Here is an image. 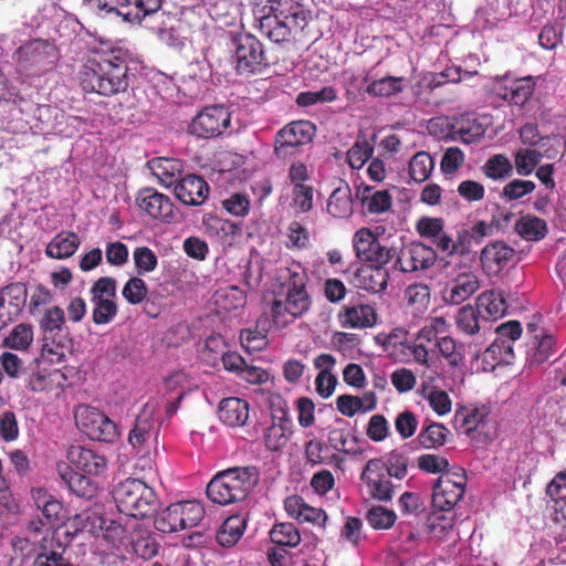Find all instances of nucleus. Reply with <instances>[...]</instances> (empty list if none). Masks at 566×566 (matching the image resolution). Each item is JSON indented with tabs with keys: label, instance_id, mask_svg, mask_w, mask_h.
<instances>
[{
	"label": "nucleus",
	"instance_id": "1a4fd4ad",
	"mask_svg": "<svg viewBox=\"0 0 566 566\" xmlns=\"http://www.w3.org/2000/svg\"><path fill=\"white\" fill-rule=\"evenodd\" d=\"M75 420L80 430L92 440L112 443L119 436L116 423L94 407L80 406Z\"/></svg>",
	"mask_w": 566,
	"mask_h": 566
},
{
	"label": "nucleus",
	"instance_id": "5701e85b",
	"mask_svg": "<svg viewBox=\"0 0 566 566\" xmlns=\"http://www.w3.org/2000/svg\"><path fill=\"white\" fill-rule=\"evenodd\" d=\"M155 408L146 403L138 413L135 424L129 432L128 441L134 448H139L153 437H156L159 424L154 420Z\"/></svg>",
	"mask_w": 566,
	"mask_h": 566
},
{
	"label": "nucleus",
	"instance_id": "473e14b6",
	"mask_svg": "<svg viewBox=\"0 0 566 566\" xmlns=\"http://www.w3.org/2000/svg\"><path fill=\"white\" fill-rule=\"evenodd\" d=\"M292 434V421L287 417L286 411H282L279 422H274L268 427L264 432V443L271 451L281 450L290 440Z\"/></svg>",
	"mask_w": 566,
	"mask_h": 566
},
{
	"label": "nucleus",
	"instance_id": "864d4df0",
	"mask_svg": "<svg viewBox=\"0 0 566 566\" xmlns=\"http://www.w3.org/2000/svg\"><path fill=\"white\" fill-rule=\"evenodd\" d=\"M179 504L174 503L156 515L154 525L161 533H175L182 530L180 525Z\"/></svg>",
	"mask_w": 566,
	"mask_h": 566
},
{
	"label": "nucleus",
	"instance_id": "0eeeda50",
	"mask_svg": "<svg viewBox=\"0 0 566 566\" xmlns=\"http://www.w3.org/2000/svg\"><path fill=\"white\" fill-rule=\"evenodd\" d=\"M316 127L308 120H295L275 135L274 155L282 160L296 157L315 135Z\"/></svg>",
	"mask_w": 566,
	"mask_h": 566
},
{
	"label": "nucleus",
	"instance_id": "f257e3e1",
	"mask_svg": "<svg viewBox=\"0 0 566 566\" xmlns=\"http://www.w3.org/2000/svg\"><path fill=\"white\" fill-rule=\"evenodd\" d=\"M253 27L271 42L295 44L312 20V11L301 0H259L252 7Z\"/></svg>",
	"mask_w": 566,
	"mask_h": 566
},
{
	"label": "nucleus",
	"instance_id": "774afa93",
	"mask_svg": "<svg viewBox=\"0 0 566 566\" xmlns=\"http://www.w3.org/2000/svg\"><path fill=\"white\" fill-rule=\"evenodd\" d=\"M147 285L140 277H130L124 285L122 294L132 305L140 304L147 296Z\"/></svg>",
	"mask_w": 566,
	"mask_h": 566
},
{
	"label": "nucleus",
	"instance_id": "bb28decb",
	"mask_svg": "<svg viewBox=\"0 0 566 566\" xmlns=\"http://www.w3.org/2000/svg\"><path fill=\"white\" fill-rule=\"evenodd\" d=\"M476 308L481 313L482 319L486 323L501 318L507 311L504 292L496 290L484 291L478 296Z\"/></svg>",
	"mask_w": 566,
	"mask_h": 566
},
{
	"label": "nucleus",
	"instance_id": "bf43d9fd",
	"mask_svg": "<svg viewBox=\"0 0 566 566\" xmlns=\"http://www.w3.org/2000/svg\"><path fill=\"white\" fill-rule=\"evenodd\" d=\"M396 513L392 510L377 505L367 511L366 520L375 530H388L396 522Z\"/></svg>",
	"mask_w": 566,
	"mask_h": 566
},
{
	"label": "nucleus",
	"instance_id": "412c9836",
	"mask_svg": "<svg viewBox=\"0 0 566 566\" xmlns=\"http://www.w3.org/2000/svg\"><path fill=\"white\" fill-rule=\"evenodd\" d=\"M513 255L512 247L503 241H494L482 249L480 261L488 275H496L509 264Z\"/></svg>",
	"mask_w": 566,
	"mask_h": 566
},
{
	"label": "nucleus",
	"instance_id": "f8f14e48",
	"mask_svg": "<svg viewBox=\"0 0 566 566\" xmlns=\"http://www.w3.org/2000/svg\"><path fill=\"white\" fill-rule=\"evenodd\" d=\"M384 472L382 459H370L360 473V481L365 484L367 494L373 500L389 503L395 495V485Z\"/></svg>",
	"mask_w": 566,
	"mask_h": 566
},
{
	"label": "nucleus",
	"instance_id": "f03ea898",
	"mask_svg": "<svg viewBox=\"0 0 566 566\" xmlns=\"http://www.w3.org/2000/svg\"><path fill=\"white\" fill-rule=\"evenodd\" d=\"M77 77L84 91L102 96L124 93L129 86L127 61L116 50L88 51L81 60Z\"/></svg>",
	"mask_w": 566,
	"mask_h": 566
},
{
	"label": "nucleus",
	"instance_id": "20e7f679",
	"mask_svg": "<svg viewBox=\"0 0 566 566\" xmlns=\"http://www.w3.org/2000/svg\"><path fill=\"white\" fill-rule=\"evenodd\" d=\"M12 57L20 74L41 77L57 66L61 52L54 40L36 38L23 42Z\"/></svg>",
	"mask_w": 566,
	"mask_h": 566
},
{
	"label": "nucleus",
	"instance_id": "6ab92c4d",
	"mask_svg": "<svg viewBox=\"0 0 566 566\" xmlns=\"http://www.w3.org/2000/svg\"><path fill=\"white\" fill-rule=\"evenodd\" d=\"M284 510L290 517L300 523L307 522L319 527H325L327 522V514L323 509L311 506L297 494L290 495L285 499Z\"/></svg>",
	"mask_w": 566,
	"mask_h": 566
},
{
	"label": "nucleus",
	"instance_id": "b1692460",
	"mask_svg": "<svg viewBox=\"0 0 566 566\" xmlns=\"http://www.w3.org/2000/svg\"><path fill=\"white\" fill-rule=\"evenodd\" d=\"M28 287L22 282H13L0 289V308H8V322L17 319L25 307Z\"/></svg>",
	"mask_w": 566,
	"mask_h": 566
},
{
	"label": "nucleus",
	"instance_id": "338daca9",
	"mask_svg": "<svg viewBox=\"0 0 566 566\" xmlns=\"http://www.w3.org/2000/svg\"><path fill=\"white\" fill-rule=\"evenodd\" d=\"M373 146L367 140H357L347 151V161L353 169H360L371 157Z\"/></svg>",
	"mask_w": 566,
	"mask_h": 566
},
{
	"label": "nucleus",
	"instance_id": "f704fd0d",
	"mask_svg": "<svg viewBox=\"0 0 566 566\" xmlns=\"http://www.w3.org/2000/svg\"><path fill=\"white\" fill-rule=\"evenodd\" d=\"M247 527L245 518L239 514L230 515L221 524L216 539L222 547L234 546L242 537Z\"/></svg>",
	"mask_w": 566,
	"mask_h": 566
},
{
	"label": "nucleus",
	"instance_id": "c9c22d12",
	"mask_svg": "<svg viewBox=\"0 0 566 566\" xmlns=\"http://www.w3.org/2000/svg\"><path fill=\"white\" fill-rule=\"evenodd\" d=\"M513 358V345L504 343L502 338H495L482 354V363L485 365L484 369L490 370H493L499 365L512 364Z\"/></svg>",
	"mask_w": 566,
	"mask_h": 566
},
{
	"label": "nucleus",
	"instance_id": "4d7b16f0",
	"mask_svg": "<svg viewBox=\"0 0 566 566\" xmlns=\"http://www.w3.org/2000/svg\"><path fill=\"white\" fill-rule=\"evenodd\" d=\"M282 286L286 287V292L306 291L307 274L300 264H293L286 268L281 275Z\"/></svg>",
	"mask_w": 566,
	"mask_h": 566
},
{
	"label": "nucleus",
	"instance_id": "c756f323",
	"mask_svg": "<svg viewBox=\"0 0 566 566\" xmlns=\"http://www.w3.org/2000/svg\"><path fill=\"white\" fill-rule=\"evenodd\" d=\"M149 169L165 187L176 185L181 178L182 163L175 158L158 157L148 161Z\"/></svg>",
	"mask_w": 566,
	"mask_h": 566
},
{
	"label": "nucleus",
	"instance_id": "cd10ccee",
	"mask_svg": "<svg viewBox=\"0 0 566 566\" xmlns=\"http://www.w3.org/2000/svg\"><path fill=\"white\" fill-rule=\"evenodd\" d=\"M356 280L360 289L379 293L387 287L389 272L386 265L367 264L357 270Z\"/></svg>",
	"mask_w": 566,
	"mask_h": 566
},
{
	"label": "nucleus",
	"instance_id": "8fccbe9b",
	"mask_svg": "<svg viewBox=\"0 0 566 566\" xmlns=\"http://www.w3.org/2000/svg\"><path fill=\"white\" fill-rule=\"evenodd\" d=\"M327 440L335 451L346 454H356L359 451L357 438L346 428H334L329 430Z\"/></svg>",
	"mask_w": 566,
	"mask_h": 566
},
{
	"label": "nucleus",
	"instance_id": "423d86ee",
	"mask_svg": "<svg viewBox=\"0 0 566 566\" xmlns=\"http://www.w3.org/2000/svg\"><path fill=\"white\" fill-rule=\"evenodd\" d=\"M233 65L239 75L262 73L271 65L263 43L251 33L238 34L233 38Z\"/></svg>",
	"mask_w": 566,
	"mask_h": 566
},
{
	"label": "nucleus",
	"instance_id": "13d9d810",
	"mask_svg": "<svg viewBox=\"0 0 566 566\" xmlns=\"http://www.w3.org/2000/svg\"><path fill=\"white\" fill-rule=\"evenodd\" d=\"M180 513V525L182 530L190 528L200 523L205 516L203 506L197 501L178 502Z\"/></svg>",
	"mask_w": 566,
	"mask_h": 566
},
{
	"label": "nucleus",
	"instance_id": "e433bc0d",
	"mask_svg": "<svg viewBox=\"0 0 566 566\" xmlns=\"http://www.w3.org/2000/svg\"><path fill=\"white\" fill-rule=\"evenodd\" d=\"M514 230L522 239L537 242L546 237L548 227L544 219L525 214L515 221Z\"/></svg>",
	"mask_w": 566,
	"mask_h": 566
},
{
	"label": "nucleus",
	"instance_id": "4468645a",
	"mask_svg": "<svg viewBox=\"0 0 566 566\" xmlns=\"http://www.w3.org/2000/svg\"><path fill=\"white\" fill-rule=\"evenodd\" d=\"M395 258V268L407 273L431 268L437 260V253L421 242H411L403 245L399 252L396 251Z\"/></svg>",
	"mask_w": 566,
	"mask_h": 566
},
{
	"label": "nucleus",
	"instance_id": "de8ad7c7",
	"mask_svg": "<svg viewBox=\"0 0 566 566\" xmlns=\"http://www.w3.org/2000/svg\"><path fill=\"white\" fill-rule=\"evenodd\" d=\"M486 413L478 408L459 409L454 415L455 429L464 434H470L484 421Z\"/></svg>",
	"mask_w": 566,
	"mask_h": 566
},
{
	"label": "nucleus",
	"instance_id": "9d476101",
	"mask_svg": "<svg viewBox=\"0 0 566 566\" xmlns=\"http://www.w3.org/2000/svg\"><path fill=\"white\" fill-rule=\"evenodd\" d=\"M94 10L116 13L128 22H140L146 15L157 12L161 0H84Z\"/></svg>",
	"mask_w": 566,
	"mask_h": 566
},
{
	"label": "nucleus",
	"instance_id": "393cba45",
	"mask_svg": "<svg viewBox=\"0 0 566 566\" xmlns=\"http://www.w3.org/2000/svg\"><path fill=\"white\" fill-rule=\"evenodd\" d=\"M535 77L525 76L513 81L507 86L499 83L496 86V95L509 102L512 106H524L534 93Z\"/></svg>",
	"mask_w": 566,
	"mask_h": 566
},
{
	"label": "nucleus",
	"instance_id": "ddd939ff",
	"mask_svg": "<svg viewBox=\"0 0 566 566\" xmlns=\"http://www.w3.org/2000/svg\"><path fill=\"white\" fill-rule=\"evenodd\" d=\"M307 291L286 292L284 300L275 298L271 304L273 324L283 328L295 318L304 315L311 307Z\"/></svg>",
	"mask_w": 566,
	"mask_h": 566
},
{
	"label": "nucleus",
	"instance_id": "680f3d73",
	"mask_svg": "<svg viewBox=\"0 0 566 566\" xmlns=\"http://www.w3.org/2000/svg\"><path fill=\"white\" fill-rule=\"evenodd\" d=\"M385 472L390 479L402 480L408 473L409 460L406 455L398 452H390L387 458L382 459Z\"/></svg>",
	"mask_w": 566,
	"mask_h": 566
},
{
	"label": "nucleus",
	"instance_id": "603ef678",
	"mask_svg": "<svg viewBox=\"0 0 566 566\" xmlns=\"http://www.w3.org/2000/svg\"><path fill=\"white\" fill-rule=\"evenodd\" d=\"M434 347L439 349L450 367L458 368L464 364L463 345H458L453 338L449 336L440 337L437 339Z\"/></svg>",
	"mask_w": 566,
	"mask_h": 566
},
{
	"label": "nucleus",
	"instance_id": "58836bf2",
	"mask_svg": "<svg viewBox=\"0 0 566 566\" xmlns=\"http://www.w3.org/2000/svg\"><path fill=\"white\" fill-rule=\"evenodd\" d=\"M61 478L67 485L70 492L81 499L91 500L97 494V484L88 476L67 468Z\"/></svg>",
	"mask_w": 566,
	"mask_h": 566
},
{
	"label": "nucleus",
	"instance_id": "69168bd1",
	"mask_svg": "<svg viewBox=\"0 0 566 566\" xmlns=\"http://www.w3.org/2000/svg\"><path fill=\"white\" fill-rule=\"evenodd\" d=\"M134 263L138 274L154 271L158 264V258L148 247H138L133 252Z\"/></svg>",
	"mask_w": 566,
	"mask_h": 566
},
{
	"label": "nucleus",
	"instance_id": "72a5a7b5",
	"mask_svg": "<svg viewBox=\"0 0 566 566\" xmlns=\"http://www.w3.org/2000/svg\"><path fill=\"white\" fill-rule=\"evenodd\" d=\"M353 211L352 189L348 184L343 182L331 193L327 201V212L334 218H348Z\"/></svg>",
	"mask_w": 566,
	"mask_h": 566
},
{
	"label": "nucleus",
	"instance_id": "aec40b11",
	"mask_svg": "<svg viewBox=\"0 0 566 566\" xmlns=\"http://www.w3.org/2000/svg\"><path fill=\"white\" fill-rule=\"evenodd\" d=\"M67 459L77 470L88 475H101L107 470V460L104 455L82 446H72Z\"/></svg>",
	"mask_w": 566,
	"mask_h": 566
},
{
	"label": "nucleus",
	"instance_id": "a211bd4d",
	"mask_svg": "<svg viewBox=\"0 0 566 566\" xmlns=\"http://www.w3.org/2000/svg\"><path fill=\"white\" fill-rule=\"evenodd\" d=\"M208 182L200 176L189 174L175 185V195L186 206H200L209 195Z\"/></svg>",
	"mask_w": 566,
	"mask_h": 566
},
{
	"label": "nucleus",
	"instance_id": "a878e982",
	"mask_svg": "<svg viewBox=\"0 0 566 566\" xmlns=\"http://www.w3.org/2000/svg\"><path fill=\"white\" fill-rule=\"evenodd\" d=\"M340 325L346 328H366L376 324L377 314L369 304L345 306L338 314Z\"/></svg>",
	"mask_w": 566,
	"mask_h": 566
},
{
	"label": "nucleus",
	"instance_id": "ea45409f",
	"mask_svg": "<svg viewBox=\"0 0 566 566\" xmlns=\"http://www.w3.org/2000/svg\"><path fill=\"white\" fill-rule=\"evenodd\" d=\"M32 497L36 507L42 512L48 524H56L62 521L63 504L55 500L44 489L32 491Z\"/></svg>",
	"mask_w": 566,
	"mask_h": 566
},
{
	"label": "nucleus",
	"instance_id": "e2e57ef3",
	"mask_svg": "<svg viewBox=\"0 0 566 566\" xmlns=\"http://www.w3.org/2000/svg\"><path fill=\"white\" fill-rule=\"evenodd\" d=\"M337 97L333 86H325L318 91L301 92L296 97L297 106H312L317 103H329Z\"/></svg>",
	"mask_w": 566,
	"mask_h": 566
},
{
	"label": "nucleus",
	"instance_id": "052dcab7",
	"mask_svg": "<svg viewBox=\"0 0 566 566\" xmlns=\"http://www.w3.org/2000/svg\"><path fill=\"white\" fill-rule=\"evenodd\" d=\"M543 155L535 149H518L515 154L516 172L521 176H530L539 164Z\"/></svg>",
	"mask_w": 566,
	"mask_h": 566
},
{
	"label": "nucleus",
	"instance_id": "7c9ffc66",
	"mask_svg": "<svg viewBox=\"0 0 566 566\" xmlns=\"http://www.w3.org/2000/svg\"><path fill=\"white\" fill-rule=\"evenodd\" d=\"M546 493L554 502V521L566 523V468L555 474L546 488Z\"/></svg>",
	"mask_w": 566,
	"mask_h": 566
},
{
	"label": "nucleus",
	"instance_id": "0e129e2a",
	"mask_svg": "<svg viewBox=\"0 0 566 566\" xmlns=\"http://www.w3.org/2000/svg\"><path fill=\"white\" fill-rule=\"evenodd\" d=\"M94 304L92 319L96 325L111 323L117 314V305L114 300H92Z\"/></svg>",
	"mask_w": 566,
	"mask_h": 566
},
{
	"label": "nucleus",
	"instance_id": "79ce46f5",
	"mask_svg": "<svg viewBox=\"0 0 566 566\" xmlns=\"http://www.w3.org/2000/svg\"><path fill=\"white\" fill-rule=\"evenodd\" d=\"M455 324L467 335H475L485 328L486 322L482 319L479 310L471 305L462 306L457 314Z\"/></svg>",
	"mask_w": 566,
	"mask_h": 566
},
{
	"label": "nucleus",
	"instance_id": "49530a36",
	"mask_svg": "<svg viewBox=\"0 0 566 566\" xmlns=\"http://www.w3.org/2000/svg\"><path fill=\"white\" fill-rule=\"evenodd\" d=\"M484 176L492 180H502L512 175L513 166L504 154L491 156L481 167Z\"/></svg>",
	"mask_w": 566,
	"mask_h": 566
},
{
	"label": "nucleus",
	"instance_id": "2eb2a0df",
	"mask_svg": "<svg viewBox=\"0 0 566 566\" xmlns=\"http://www.w3.org/2000/svg\"><path fill=\"white\" fill-rule=\"evenodd\" d=\"M65 324V314L60 306H52L48 308L42 318L40 319V328L43 332V352L57 356V359L64 356L63 342L55 340Z\"/></svg>",
	"mask_w": 566,
	"mask_h": 566
},
{
	"label": "nucleus",
	"instance_id": "c03bdc74",
	"mask_svg": "<svg viewBox=\"0 0 566 566\" xmlns=\"http://www.w3.org/2000/svg\"><path fill=\"white\" fill-rule=\"evenodd\" d=\"M270 538L277 546L296 547L301 543L298 528L290 522L274 524L270 531Z\"/></svg>",
	"mask_w": 566,
	"mask_h": 566
},
{
	"label": "nucleus",
	"instance_id": "2f4dec72",
	"mask_svg": "<svg viewBox=\"0 0 566 566\" xmlns=\"http://www.w3.org/2000/svg\"><path fill=\"white\" fill-rule=\"evenodd\" d=\"M81 240L73 231L57 233L46 245L45 254L55 260L71 258L78 249Z\"/></svg>",
	"mask_w": 566,
	"mask_h": 566
},
{
	"label": "nucleus",
	"instance_id": "4c0bfd02",
	"mask_svg": "<svg viewBox=\"0 0 566 566\" xmlns=\"http://www.w3.org/2000/svg\"><path fill=\"white\" fill-rule=\"evenodd\" d=\"M462 80V70L457 66L447 67L440 73H426L415 85L413 90L417 95L421 94L422 88L433 91L446 83H458Z\"/></svg>",
	"mask_w": 566,
	"mask_h": 566
},
{
	"label": "nucleus",
	"instance_id": "5fc2aeb1",
	"mask_svg": "<svg viewBox=\"0 0 566 566\" xmlns=\"http://www.w3.org/2000/svg\"><path fill=\"white\" fill-rule=\"evenodd\" d=\"M96 518H97L96 514L92 513L90 511H83L81 513H77V514L71 516L64 524L66 536H70L73 538L84 531L93 533V531L95 528V520Z\"/></svg>",
	"mask_w": 566,
	"mask_h": 566
},
{
	"label": "nucleus",
	"instance_id": "09e8293b",
	"mask_svg": "<svg viewBox=\"0 0 566 566\" xmlns=\"http://www.w3.org/2000/svg\"><path fill=\"white\" fill-rule=\"evenodd\" d=\"M406 86V78L402 76H385L382 78L371 82L367 86V92L370 95L379 97H390L402 92Z\"/></svg>",
	"mask_w": 566,
	"mask_h": 566
},
{
	"label": "nucleus",
	"instance_id": "a19ab883",
	"mask_svg": "<svg viewBox=\"0 0 566 566\" xmlns=\"http://www.w3.org/2000/svg\"><path fill=\"white\" fill-rule=\"evenodd\" d=\"M479 286V280L473 273L460 274L450 287L448 300L453 304H460L473 295Z\"/></svg>",
	"mask_w": 566,
	"mask_h": 566
},
{
	"label": "nucleus",
	"instance_id": "7ed1b4c3",
	"mask_svg": "<svg viewBox=\"0 0 566 566\" xmlns=\"http://www.w3.org/2000/svg\"><path fill=\"white\" fill-rule=\"evenodd\" d=\"M259 482L255 467H233L217 473L207 485V496L217 504L229 505L247 499Z\"/></svg>",
	"mask_w": 566,
	"mask_h": 566
},
{
	"label": "nucleus",
	"instance_id": "f3484780",
	"mask_svg": "<svg viewBox=\"0 0 566 566\" xmlns=\"http://www.w3.org/2000/svg\"><path fill=\"white\" fill-rule=\"evenodd\" d=\"M136 205L155 220L170 222L175 218L171 199L154 188H143L137 192Z\"/></svg>",
	"mask_w": 566,
	"mask_h": 566
},
{
	"label": "nucleus",
	"instance_id": "dca6fc26",
	"mask_svg": "<svg viewBox=\"0 0 566 566\" xmlns=\"http://www.w3.org/2000/svg\"><path fill=\"white\" fill-rule=\"evenodd\" d=\"M230 118L229 108H201L192 119L189 132L200 138H211L229 126Z\"/></svg>",
	"mask_w": 566,
	"mask_h": 566
},
{
	"label": "nucleus",
	"instance_id": "4be33fe9",
	"mask_svg": "<svg viewBox=\"0 0 566 566\" xmlns=\"http://www.w3.org/2000/svg\"><path fill=\"white\" fill-rule=\"evenodd\" d=\"M355 197L365 214H380L392 206V196L388 190H377L363 184L356 188Z\"/></svg>",
	"mask_w": 566,
	"mask_h": 566
},
{
	"label": "nucleus",
	"instance_id": "a18cd8bd",
	"mask_svg": "<svg viewBox=\"0 0 566 566\" xmlns=\"http://www.w3.org/2000/svg\"><path fill=\"white\" fill-rule=\"evenodd\" d=\"M33 342V328L30 324L15 325L3 339V346L13 350L25 352Z\"/></svg>",
	"mask_w": 566,
	"mask_h": 566
},
{
	"label": "nucleus",
	"instance_id": "39448f33",
	"mask_svg": "<svg viewBox=\"0 0 566 566\" xmlns=\"http://www.w3.org/2000/svg\"><path fill=\"white\" fill-rule=\"evenodd\" d=\"M113 497L120 513L137 520L153 517L159 509V499L154 489L135 478L117 483Z\"/></svg>",
	"mask_w": 566,
	"mask_h": 566
},
{
	"label": "nucleus",
	"instance_id": "3c124183",
	"mask_svg": "<svg viewBox=\"0 0 566 566\" xmlns=\"http://www.w3.org/2000/svg\"><path fill=\"white\" fill-rule=\"evenodd\" d=\"M449 429L442 423L433 422L421 429L417 439L426 449H437L447 442Z\"/></svg>",
	"mask_w": 566,
	"mask_h": 566
},
{
	"label": "nucleus",
	"instance_id": "c85d7f7f",
	"mask_svg": "<svg viewBox=\"0 0 566 566\" xmlns=\"http://www.w3.org/2000/svg\"><path fill=\"white\" fill-rule=\"evenodd\" d=\"M218 415L229 427L243 426L249 418V403L237 397L224 398L219 405Z\"/></svg>",
	"mask_w": 566,
	"mask_h": 566
},
{
	"label": "nucleus",
	"instance_id": "6e6552de",
	"mask_svg": "<svg viewBox=\"0 0 566 566\" xmlns=\"http://www.w3.org/2000/svg\"><path fill=\"white\" fill-rule=\"evenodd\" d=\"M467 481L465 470L460 467L442 472L433 484L432 506L441 512L451 511L463 497Z\"/></svg>",
	"mask_w": 566,
	"mask_h": 566
},
{
	"label": "nucleus",
	"instance_id": "6e6d98bb",
	"mask_svg": "<svg viewBox=\"0 0 566 566\" xmlns=\"http://www.w3.org/2000/svg\"><path fill=\"white\" fill-rule=\"evenodd\" d=\"M406 298L415 312L423 313L430 304V290L427 284L416 283L406 289Z\"/></svg>",
	"mask_w": 566,
	"mask_h": 566
},
{
	"label": "nucleus",
	"instance_id": "37998d69",
	"mask_svg": "<svg viewBox=\"0 0 566 566\" xmlns=\"http://www.w3.org/2000/svg\"><path fill=\"white\" fill-rule=\"evenodd\" d=\"M434 168V160L429 153L421 150L416 153L409 160L408 172L415 182L428 180Z\"/></svg>",
	"mask_w": 566,
	"mask_h": 566
},
{
	"label": "nucleus",
	"instance_id": "9b49d317",
	"mask_svg": "<svg viewBox=\"0 0 566 566\" xmlns=\"http://www.w3.org/2000/svg\"><path fill=\"white\" fill-rule=\"evenodd\" d=\"M356 258L367 264L386 265L396 255V250L382 245L369 228L358 229L353 237Z\"/></svg>",
	"mask_w": 566,
	"mask_h": 566
}]
</instances>
